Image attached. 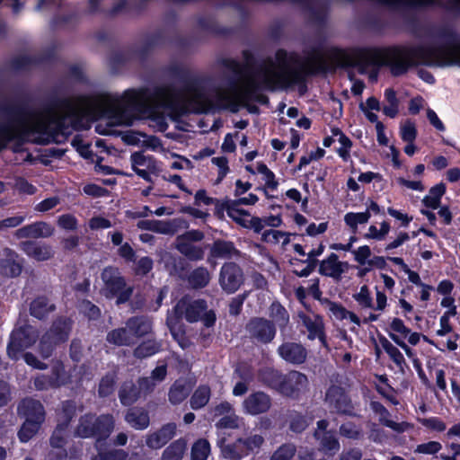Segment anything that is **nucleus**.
Segmentation results:
<instances>
[{"label": "nucleus", "instance_id": "f257e3e1", "mask_svg": "<svg viewBox=\"0 0 460 460\" xmlns=\"http://www.w3.org/2000/svg\"><path fill=\"white\" fill-rule=\"evenodd\" d=\"M142 106V93L133 90L121 97L107 93L66 99L43 109L13 106L0 122V149L14 137L31 135H38L42 143H60L73 129L84 128L90 116L106 115L115 125L129 126Z\"/></svg>", "mask_w": 460, "mask_h": 460}, {"label": "nucleus", "instance_id": "f03ea898", "mask_svg": "<svg viewBox=\"0 0 460 460\" xmlns=\"http://www.w3.org/2000/svg\"><path fill=\"white\" fill-rule=\"evenodd\" d=\"M331 58L337 66L357 67L365 73L371 66H388L394 76L420 65L446 66L460 65V43L449 46H403L385 49H333Z\"/></svg>", "mask_w": 460, "mask_h": 460}, {"label": "nucleus", "instance_id": "7ed1b4c3", "mask_svg": "<svg viewBox=\"0 0 460 460\" xmlns=\"http://www.w3.org/2000/svg\"><path fill=\"white\" fill-rule=\"evenodd\" d=\"M308 73L306 64L296 56L279 49L275 61L269 60L255 75L245 76L228 87L217 89L215 102L219 108L237 112L241 106L250 101L261 102L264 97L259 91L275 90L301 83Z\"/></svg>", "mask_w": 460, "mask_h": 460}, {"label": "nucleus", "instance_id": "20e7f679", "mask_svg": "<svg viewBox=\"0 0 460 460\" xmlns=\"http://www.w3.org/2000/svg\"><path fill=\"white\" fill-rule=\"evenodd\" d=\"M161 104L175 116L205 111L208 107V99L201 80L197 77H189L184 80L179 89L163 90Z\"/></svg>", "mask_w": 460, "mask_h": 460}, {"label": "nucleus", "instance_id": "39448f33", "mask_svg": "<svg viewBox=\"0 0 460 460\" xmlns=\"http://www.w3.org/2000/svg\"><path fill=\"white\" fill-rule=\"evenodd\" d=\"M114 429L115 419L111 414L97 416L93 413H85L78 420L75 436L83 438H93L99 442L106 440Z\"/></svg>", "mask_w": 460, "mask_h": 460}, {"label": "nucleus", "instance_id": "423d86ee", "mask_svg": "<svg viewBox=\"0 0 460 460\" xmlns=\"http://www.w3.org/2000/svg\"><path fill=\"white\" fill-rule=\"evenodd\" d=\"M207 307L205 300L185 296L177 302L173 310L178 319L184 318L189 323L200 320L205 326L210 327L216 322V314L213 311H208Z\"/></svg>", "mask_w": 460, "mask_h": 460}, {"label": "nucleus", "instance_id": "0eeeda50", "mask_svg": "<svg viewBox=\"0 0 460 460\" xmlns=\"http://www.w3.org/2000/svg\"><path fill=\"white\" fill-rule=\"evenodd\" d=\"M101 279L103 282L102 293L105 297L111 299L116 296L117 305L129 300L133 293V287L127 284L118 268L105 267L101 273Z\"/></svg>", "mask_w": 460, "mask_h": 460}, {"label": "nucleus", "instance_id": "6e6552de", "mask_svg": "<svg viewBox=\"0 0 460 460\" xmlns=\"http://www.w3.org/2000/svg\"><path fill=\"white\" fill-rule=\"evenodd\" d=\"M72 329V322L68 318L56 320L51 327L41 336L38 345V352L42 358H49L55 348L67 341Z\"/></svg>", "mask_w": 460, "mask_h": 460}, {"label": "nucleus", "instance_id": "1a4fd4ad", "mask_svg": "<svg viewBox=\"0 0 460 460\" xmlns=\"http://www.w3.org/2000/svg\"><path fill=\"white\" fill-rule=\"evenodd\" d=\"M39 338L38 331L31 325H23L13 331L7 346V354L17 360L21 353L31 347Z\"/></svg>", "mask_w": 460, "mask_h": 460}, {"label": "nucleus", "instance_id": "9d476101", "mask_svg": "<svg viewBox=\"0 0 460 460\" xmlns=\"http://www.w3.org/2000/svg\"><path fill=\"white\" fill-rule=\"evenodd\" d=\"M204 239V234L199 230H190L176 237L174 242L175 249L188 260L199 261L204 259L205 251L193 243Z\"/></svg>", "mask_w": 460, "mask_h": 460}, {"label": "nucleus", "instance_id": "9b49d317", "mask_svg": "<svg viewBox=\"0 0 460 460\" xmlns=\"http://www.w3.org/2000/svg\"><path fill=\"white\" fill-rule=\"evenodd\" d=\"M325 402L338 414L354 416V405L344 388L332 385L325 393Z\"/></svg>", "mask_w": 460, "mask_h": 460}, {"label": "nucleus", "instance_id": "f8f14e48", "mask_svg": "<svg viewBox=\"0 0 460 460\" xmlns=\"http://www.w3.org/2000/svg\"><path fill=\"white\" fill-rule=\"evenodd\" d=\"M243 270L234 262H226L222 265L218 283L221 288L227 294L236 292L243 283Z\"/></svg>", "mask_w": 460, "mask_h": 460}, {"label": "nucleus", "instance_id": "ddd939ff", "mask_svg": "<svg viewBox=\"0 0 460 460\" xmlns=\"http://www.w3.org/2000/svg\"><path fill=\"white\" fill-rule=\"evenodd\" d=\"M309 380L307 376L296 370L284 375L279 394L286 397L297 399L302 394L308 391Z\"/></svg>", "mask_w": 460, "mask_h": 460}, {"label": "nucleus", "instance_id": "4468645a", "mask_svg": "<svg viewBox=\"0 0 460 460\" xmlns=\"http://www.w3.org/2000/svg\"><path fill=\"white\" fill-rule=\"evenodd\" d=\"M245 329L252 340L261 343L270 342L276 335L275 324L262 317L251 319Z\"/></svg>", "mask_w": 460, "mask_h": 460}, {"label": "nucleus", "instance_id": "2eb2a0df", "mask_svg": "<svg viewBox=\"0 0 460 460\" xmlns=\"http://www.w3.org/2000/svg\"><path fill=\"white\" fill-rule=\"evenodd\" d=\"M329 422L326 420H318L314 438L319 443V450L325 454L334 455L340 450V442L332 430H328Z\"/></svg>", "mask_w": 460, "mask_h": 460}, {"label": "nucleus", "instance_id": "dca6fc26", "mask_svg": "<svg viewBox=\"0 0 460 460\" xmlns=\"http://www.w3.org/2000/svg\"><path fill=\"white\" fill-rule=\"evenodd\" d=\"M131 167L142 179L152 182V174H158L159 167L155 159L150 155H145L141 152H135L130 155Z\"/></svg>", "mask_w": 460, "mask_h": 460}, {"label": "nucleus", "instance_id": "f3484780", "mask_svg": "<svg viewBox=\"0 0 460 460\" xmlns=\"http://www.w3.org/2000/svg\"><path fill=\"white\" fill-rule=\"evenodd\" d=\"M55 233L54 226L45 221H37L17 229L13 235L16 239H40L51 237Z\"/></svg>", "mask_w": 460, "mask_h": 460}, {"label": "nucleus", "instance_id": "a211bd4d", "mask_svg": "<svg viewBox=\"0 0 460 460\" xmlns=\"http://www.w3.org/2000/svg\"><path fill=\"white\" fill-rule=\"evenodd\" d=\"M271 398L264 392H254L249 394L243 402L242 407L248 415H259L267 412L271 407Z\"/></svg>", "mask_w": 460, "mask_h": 460}, {"label": "nucleus", "instance_id": "6ab92c4d", "mask_svg": "<svg viewBox=\"0 0 460 460\" xmlns=\"http://www.w3.org/2000/svg\"><path fill=\"white\" fill-rule=\"evenodd\" d=\"M21 250L36 261H46L54 258L53 247L46 243L23 241L20 243Z\"/></svg>", "mask_w": 460, "mask_h": 460}, {"label": "nucleus", "instance_id": "aec40b11", "mask_svg": "<svg viewBox=\"0 0 460 460\" xmlns=\"http://www.w3.org/2000/svg\"><path fill=\"white\" fill-rule=\"evenodd\" d=\"M177 426L170 422L162 426L157 431L147 435L146 443L152 449H158L168 443L176 434Z\"/></svg>", "mask_w": 460, "mask_h": 460}, {"label": "nucleus", "instance_id": "412c9836", "mask_svg": "<svg viewBox=\"0 0 460 460\" xmlns=\"http://www.w3.org/2000/svg\"><path fill=\"white\" fill-rule=\"evenodd\" d=\"M347 269V262L340 261L337 254L331 253L325 260L321 261L319 273L339 280Z\"/></svg>", "mask_w": 460, "mask_h": 460}, {"label": "nucleus", "instance_id": "4be33fe9", "mask_svg": "<svg viewBox=\"0 0 460 460\" xmlns=\"http://www.w3.org/2000/svg\"><path fill=\"white\" fill-rule=\"evenodd\" d=\"M281 358L291 364H302L306 358V349L296 342H285L278 349Z\"/></svg>", "mask_w": 460, "mask_h": 460}, {"label": "nucleus", "instance_id": "5701e85b", "mask_svg": "<svg viewBox=\"0 0 460 460\" xmlns=\"http://www.w3.org/2000/svg\"><path fill=\"white\" fill-rule=\"evenodd\" d=\"M18 412L28 420H39L44 422L45 410L40 401L26 398L18 406Z\"/></svg>", "mask_w": 460, "mask_h": 460}, {"label": "nucleus", "instance_id": "b1692460", "mask_svg": "<svg viewBox=\"0 0 460 460\" xmlns=\"http://www.w3.org/2000/svg\"><path fill=\"white\" fill-rule=\"evenodd\" d=\"M303 324L307 329L309 334L308 338L314 340L318 338L322 344L327 348L326 337L323 332V318L319 315H306L305 314H299Z\"/></svg>", "mask_w": 460, "mask_h": 460}, {"label": "nucleus", "instance_id": "393cba45", "mask_svg": "<svg viewBox=\"0 0 460 460\" xmlns=\"http://www.w3.org/2000/svg\"><path fill=\"white\" fill-rule=\"evenodd\" d=\"M209 254L214 259L231 260L241 255L234 243L226 240L217 239L210 246Z\"/></svg>", "mask_w": 460, "mask_h": 460}, {"label": "nucleus", "instance_id": "a878e982", "mask_svg": "<svg viewBox=\"0 0 460 460\" xmlns=\"http://www.w3.org/2000/svg\"><path fill=\"white\" fill-rule=\"evenodd\" d=\"M66 429L67 428L58 424L49 438V443L52 447L50 456L56 457L57 460H63L67 456V453L64 448L66 443Z\"/></svg>", "mask_w": 460, "mask_h": 460}, {"label": "nucleus", "instance_id": "bb28decb", "mask_svg": "<svg viewBox=\"0 0 460 460\" xmlns=\"http://www.w3.org/2000/svg\"><path fill=\"white\" fill-rule=\"evenodd\" d=\"M126 422L137 430L146 429L150 424L149 413L144 408L133 407L125 414Z\"/></svg>", "mask_w": 460, "mask_h": 460}, {"label": "nucleus", "instance_id": "cd10ccee", "mask_svg": "<svg viewBox=\"0 0 460 460\" xmlns=\"http://www.w3.org/2000/svg\"><path fill=\"white\" fill-rule=\"evenodd\" d=\"M3 255L5 259L0 261V271L12 278L19 276L22 272V265L16 261L17 252L10 248H4Z\"/></svg>", "mask_w": 460, "mask_h": 460}, {"label": "nucleus", "instance_id": "c85d7f7f", "mask_svg": "<svg viewBox=\"0 0 460 460\" xmlns=\"http://www.w3.org/2000/svg\"><path fill=\"white\" fill-rule=\"evenodd\" d=\"M127 328L133 337H143L152 331V322L146 316L130 317L126 322Z\"/></svg>", "mask_w": 460, "mask_h": 460}, {"label": "nucleus", "instance_id": "c756f323", "mask_svg": "<svg viewBox=\"0 0 460 460\" xmlns=\"http://www.w3.org/2000/svg\"><path fill=\"white\" fill-rule=\"evenodd\" d=\"M191 388L185 380H176L169 389L168 400L173 404L181 403L190 394Z\"/></svg>", "mask_w": 460, "mask_h": 460}, {"label": "nucleus", "instance_id": "7c9ffc66", "mask_svg": "<svg viewBox=\"0 0 460 460\" xmlns=\"http://www.w3.org/2000/svg\"><path fill=\"white\" fill-rule=\"evenodd\" d=\"M211 280L209 270L203 266L194 269L187 278L189 286L194 289H200L207 287Z\"/></svg>", "mask_w": 460, "mask_h": 460}, {"label": "nucleus", "instance_id": "2f4dec72", "mask_svg": "<svg viewBox=\"0 0 460 460\" xmlns=\"http://www.w3.org/2000/svg\"><path fill=\"white\" fill-rule=\"evenodd\" d=\"M106 341L114 346H130L134 343L132 334L126 327L116 328L110 331L106 335Z\"/></svg>", "mask_w": 460, "mask_h": 460}, {"label": "nucleus", "instance_id": "473e14b6", "mask_svg": "<svg viewBox=\"0 0 460 460\" xmlns=\"http://www.w3.org/2000/svg\"><path fill=\"white\" fill-rule=\"evenodd\" d=\"M372 408L376 413H378L380 415V422L383 425L392 429L393 430H394L398 433L403 432L411 427L410 424L407 422L398 423V422L389 420L388 419V417L390 415L389 411L385 409V407L384 405H382L379 402H373Z\"/></svg>", "mask_w": 460, "mask_h": 460}, {"label": "nucleus", "instance_id": "72a5a7b5", "mask_svg": "<svg viewBox=\"0 0 460 460\" xmlns=\"http://www.w3.org/2000/svg\"><path fill=\"white\" fill-rule=\"evenodd\" d=\"M141 395L138 386L132 382H125L119 393L120 402L126 406L135 403Z\"/></svg>", "mask_w": 460, "mask_h": 460}, {"label": "nucleus", "instance_id": "f704fd0d", "mask_svg": "<svg viewBox=\"0 0 460 460\" xmlns=\"http://www.w3.org/2000/svg\"><path fill=\"white\" fill-rule=\"evenodd\" d=\"M221 452L225 458L228 460H241L247 456L243 438H238L231 444L221 446Z\"/></svg>", "mask_w": 460, "mask_h": 460}, {"label": "nucleus", "instance_id": "c9c22d12", "mask_svg": "<svg viewBox=\"0 0 460 460\" xmlns=\"http://www.w3.org/2000/svg\"><path fill=\"white\" fill-rule=\"evenodd\" d=\"M211 396V390L208 385H199L192 394L190 399L191 409L199 410L205 407L209 402Z\"/></svg>", "mask_w": 460, "mask_h": 460}, {"label": "nucleus", "instance_id": "e433bc0d", "mask_svg": "<svg viewBox=\"0 0 460 460\" xmlns=\"http://www.w3.org/2000/svg\"><path fill=\"white\" fill-rule=\"evenodd\" d=\"M284 375L273 368H265L260 372L261 380L279 393Z\"/></svg>", "mask_w": 460, "mask_h": 460}, {"label": "nucleus", "instance_id": "4c0bfd02", "mask_svg": "<svg viewBox=\"0 0 460 460\" xmlns=\"http://www.w3.org/2000/svg\"><path fill=\"white\" fill-rule=\"evenodd\" d=\"M49 376L57 388L70 382V376L66 371L65 366L60 360H54L52 362L51 374Z\"/></svg>", "mask_w": 460, "mask_h": 460}, {"label": "nucleus", "instance_id": "58836bf2", "mask_svg": "<svg viewBox=\"0 0 460 460\" xmlns=\"http://www.w3.org/2000/svg\"><path fill=\"white\" fill-rule=\"evenodd\" d=\"M269 315L280 331H283L289 322L288 311L279 303L271 304Z\"/></svg>", "mask_w": 460, "mask_h": 460}, {"label": "nucleus", "instance_id": "ea45409f", "mask_svg": "<svg viewBox=\"0 0 460 460\" xmlns=\"http://www.w3.org/2000/svg\"><path fill=\"white\" fill-rule=\"evenodd\" d=\"M186 447L187 444L184 439L175 440L164 451L162 460H181Z\"/></svg>", "mask_w": 460, "mask_h": 460}, {"label": "nucleus", "instance_id": "a19ab883", "mask_svg": "<svg viewBox=\"0 0 460 460\" xmlns=\"http://www.w3.org/2000/svg\"><path fill=\"white\" fill-rule=\"evenodd\" d=\"M54 310V305L45 297H38L31 304V314L38 319H42Z\"/></svg>", "mask_w": 460, "mask_h": 460}, {"label": "nucleus", "instance_id": "79ce46f5", "mask_svg": "<svg viewBox=\"0 0 460 460\" xmlns=\"http://www.w3.org/2000/svg\"><path fill=\"white\" fill-rule=\"evenodd\" d=\"M161 349V343L155 340H147L140 343L134 349V356L137 358H145L155 355Z\"/></svg>", "mask_w": 460, "mask_h": 460}, {"label": "nucleus", "instance_id": "37998d69", "mask_svg": "<svg viewBox=\"0 0 460 460\" xmlns=\"http://www.w3.org/2000/svg\"><path fill=\"white\" fill-rule=\"evenodd\" d=\"M42 423L39 420H25L18 432L19 439L23 443L28 442L38 433Z\"/></svg>", "mask_w": 460, "mask_h": 460}, {"label": "nucleus", "instance_id": "c03bdc74", "mask_svg": "<svg viewBox=\"0 0 460 460\" xmlns=\"http://www.w3.org/2000/svg\"><path fill=\"white\" fill-rule=\"evenodd\" d=\"M75 403L72 401L63 402L58 412V424L68 428L71 420L75 414Z\"/></svg>", "mask_w": 460, "mask_h": 460}, {"label": "nucleus", "instance_id": "a18cd8bd", "mask_svg": "<svg viewBox=\"0 0 460 460\" xmlns=\"http://www.w3.org/2000/svg\"><path fill=\"white\" fill-rule=\"evenodd\" d=\"M381 344L385 351L390 357V358L396 364V366L401 370H403L405 360L402 352L385 338H383L381 340Z\"/></svg>", "mask_w": 460, "mask_h": 460}, {"label": "nucleus", "instance_id": "49530a36", "mask_svg": "<svg viewBox=\"0 0 460 460\" xmlns=\"http://www.w3.org/2000/svg\"><path fill=\"white\" fill-rule=\"evenodd\" d=\"M210 454V444L205 438L198 439L191 447V460H207Z\"/></svg>", "mask_w": 460, "mask_h": 460}, {"label": "nucleus", "instance_id": "de8ad7c7", "mask_svg": "<svg viewBox=\"0 0 460 460\" xmlns=\"http://www.w3.org/2000/svg\"><path fill=\"white\" fill-rule=\"evenodd\" d=\"M369 218L370 213L368 211L361 213L349 212L344 216L345 223L351 228L354 234L357 232L358 225L367 223Z\"/></svg>", "mask_w": 460, "mask_h": 460}, {"label": "nucleus", "instance_id": "09e8293b", "mask_svg": "<svg viewBox=\"0 0 460 460\" xmlns=\"http://www.w3.org/2000/svg\"><path fill=\"white\" fill-rule=\"evenodd\" d=\"M178 222L179 220L177 219L172 221L155 220L153 232L172 235L177 231Z\"/></svg>", "mask_w": 460, "mask_h": 460}, {"label": "nucleus", "instance_id": "8fccbe9b", "mask_svg": "<svg viewBox=\"0 0 460 460\" xmlns=\"http://www.w3.org/2000/svg\"><path fill=\"white\" fill-rule=\"evenodd\" d=\"M296 452V447L292 443L280 446L270 456V460H290Z\"/></svg>", "mask_w": 460, "mask_h": 460}, {"label": "nucleus", "instance_id": "3c124183", "mask_svg": "<svg viewBox=\"0 0 460 460\" xmlns=\"http://www.w3.org/2000/svg\"><path fill=\"white\" fill-rule=\"evenodd\" d=\"M128 456V453L123 449H111L99 452L91 460H127Z\"/></svg>", "mask_w": 460, "mask_h": 460}, {"label": "nucleus", "instance_id": "603ef678", "mask_svg": "<svg viewBox=\"0 0 460 460\" xmlns=\"http://www.w3.org/2000/svg\"><path fill=\"white\" fill-rule=\"evenodd\" d=\"M339 430L341 436L350 439H358L362 434L361 429L351 421L341 424Z\"/></svg>", "mask_w": 460, "mask_h": 460}, {"label": "nucleus", "instance_id": "864d4df0", "mask_svg": "<svg viewBox=\"0 0 460 460\" xmlns=\"http://www.w3.org/2000/svg\"><path fill=\"white\" fill-rule=\"evenodd\" d=\"M353 298L362 308H373V301L367 286H362L359 292L353 295Z\"/></svg>", "mask_w": 460, "mask_h": 460}, {"label": "nucleus", "instance_id": "5fc2aeb1", "mask_svg": "<svg viewBox=\"0 0 460 460\" xmlns=\"http://www.w3.org/2000/svg\"><path fill=\"white\" fill-rule=\"evenodd\" d=\"M115 385V375L108 374L103 376L99 385V395L102 397H106L110 395L114 390Z\"/></svg>", "mask_w": 460, "mask_h": 460}, {"label": "nucleus", "instance_id": "6e6d98bb", "mask_svg": "<svg viewBox=\"0 0 460 460\" xmlns=\"http://www.w3.org/2000/svg\"><path fill=\"white\" fill-rule=\"evenodd\" d=\"M257 171L259 173L263 175V181L267 188L274 190L277 189L279 183L275 180L274 173L267 167L264 164H259L257 165Z\"/></svg>", "mask_w": 460, "mask_h": 460}, {"label": "nucleus", "instance_id": "4d7b16f0", "mask_svg": "<svg viewBox=\"0 0 460 460\" xmlns=\"http://www.w3.org/2000/svg\"><path fill=\"white\" fill-rule=\"evenodd\" d=\"M244 449L246 455L249 453L258 450L264 443V438L261 435L254 434L243 438Z\"/></svg>", "mask_w": 460, "mask_h": 460}, {"label": "nucleus", "instance_id": "13d9d810", "mask_svg": "<svg viewBox=\"0 0 460 460\" xmlns=\"http://www.w3.org/2000/svg\"><path fill=\"white\" fill-rule=\"evenodd\" d=\"M240 421L241 418L233 411L223 416L217 422L216 426L220 429H237L239 428Z\"/></svg>", "mask_w": 460, "mask_h": 460}, {"label": "nucleus", "instance_id": "bf43d9fd", "mask_svg": "<svg viewBox=\"0 0 460 460\" xmlns=\"http://www.w3.org/2000/svg\"><path fill=\"white\" fill-rule=\"evenodd\" d=\"M80 311L90 320H96L101 316L100 308L88 300L81 302Z\"/></svg>", "mask_w": 460, "mask_h": 460}, {"label": "nucleus", "instance_id": "052dcab7", "mask_svg": "<svg viewBox=\"0 0 460 460\" xmlns=\"http://www.w3.org/2000/svg\"><path fill=\"white\" fill-rule=\"evenodd\" d=\"M400 134L403 141L412 143L417 136L415 125L411 121H406L401 126Z\"/></svg>", "mask_w": 460, "mask_h": 460}, {"label": "nucleus", "instance_id": "680f3d73", "mask_svg": "<svg viewBox=\"0 0 460 460\" xmlns=\"http://www.w3.org/2000/svg\"><path fill=\"white\" fill-rule=\"evenodd\" d=\"M442 448V445L438 441H429L427 443L420 444L415 448L414 452L424 455H434Z\"/></svg>", "mask_w": 460, "mask_h": 460}, {"label": "nucleus", "instance_id": "e2e57ef3", "mask_svg": "<svg viewBox=\"0 0 460 460\" xmlns=\"http://www.w3.org/2000/svg\"><path fill=\"white\" fill-rule=\"evenodd\" d=\"M57 223L60 228L70 231L75 230L78 226L77 219L71 214L61 215Z\"/></svg>", "mask_w": 460, "mask_h": 460}, {"label": "nucleus", "instance_id": "0e129e2a", "mask_svg": "<svg viewBox=\"0 0 460 460\" xmlns=\"http://www.w3.org/2000/svg\"><path fill=\"white\" fill-rule=\"evenodd\" d=\"M33 385H34V388L39 391L57 388L54 385L49 375H38L33 379Z\"/></svg>", "mask_w": 460, "mask_h": 460}, {"label": "nucleus", "instance_id": "69168bd1", "mask_svg": "<svg viewBox=\"0 0 460 460\" xmlns=\"http://www.w3.org/2000/svg\"><path fill=\"white\" fill-rule=\"evenodd\" d=\"M26 219L23 215H17L0 220V231L6 230L8 228H14L22 225Z\"/></svg>", "mask_w": 460, "mask_h": 460}, {"label": "nucleus", "instance_id": "338daca9", "mask_svg": "<svg viewBox=\"0 0 460 460\" xmlns=\"http://www.w3.org/2000/svg\"><path fill=\"white\" fill-rule=\"evenodd\" d=\"M305 418L298 413L292 415L290 420V429L294 432L300 433L307 427Z\"/></svg>", "mask_w": 460, "mask_h": 460}, {"label": "nucleus", "instance_id": "774afa93", "mask_svg": "<svg viewBox=\"0 0 460 460\" xmlns=\"http://www.w3.org/2000/svg\"><path fill=\"white\" fill-rule=\"evenodd\" d=\"M91 230H102L111 227V222L101 216L93 217L88 222Z\"/></svg>", "mask_w": 460, "mask_h": 460}]
</instances>
